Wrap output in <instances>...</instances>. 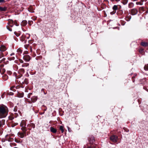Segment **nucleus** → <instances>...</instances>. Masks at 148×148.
<instances>
[{
	"instance_id": "f257e3e1",
	"label": "nucleus",
	"mask_w": 148,
	"mask_h": 148,
	"mask_svg": "<svg viewBox=\"0 0 148 148\" xmlns=\"http://www.w3.org/2000/svg\"><path fill=\"white\" fill-rule=\"evenodd\" d=\"M8 112L7 107L3 106H0V118L6 117L8 114Z\"/></svg>"
},
{
	"instance_id": "f03ea898",
	"label": "nucleus",
	"mask_w": 148,
	"mask_h": 148,
	"mask_svg": "<svg viewBox=\"0 0 148 148\" xmlns=\"http://www.w3.org/2000/svg\"><path fill=\"white\" fill-rule=\"evenodd\" d=\"M8 24L9 25L8 26H7V28L10 31H12V29L11 28V27H12L14 25H15L16 26H17L18 25L16 22H14L12 20H10L8 21Z\"/></svg>"
},
{
	"instance_id": "7ed1b4c3",
	"label": "nucleus",
	"mask_w": 148,
	"mask_h": 148,
	"mask_svg": "<svg viewBox=\"0 0 148 148\" xmlns=\"http://www.w3.org/2000/svg\"><path fill=\"white\" fill-rule=\"evenodd\" d=\"M110 139L113 142L116 143L117 141L118 137L116 135H112L110 137Z\"/></svg>"
},
{
	"instance_id": "20e7f679",
	"label": "nucleus",
	"mask_w": 148,
	"mask_h": 148,
	"mask_svg": "<svg viewBox=\"0 0 148 148\" xmlns=\"http://www.w3.org/2000/svg\"><path fill=\"white\" fill-rule=\"evenodd\" d=\"M88 140V141L89 142L90 144H92L95 141L94 137L92 135L89 136Z\"/></svg>"
},
{
	"instance_id": "39448f33",
	"label": "nucleus",
	"mask_w": 148,
	"mask_h": 148,
	"mask_svg": "<svg viewBox=\"0 0 148 148\" xmlns=\"http://www.w3.org/2000/svg\"><path fill=\"white\" fill-rule=\"evenodd\" d=\"M26 134V133H24L23 132H19L18 133V136L21 138H23Z\"/></svg>"
},
{
	"instance_id": "423d86ee",
	"label": "nucleus",
	"mask_w": 148,
	"mask_h": 148,
	"mask_svg": "<svg viewBox=\"0 0 148 148\" xmlns=\"http://www.w3.org/2000/svg\"><path fill=\"white\" fill-rule=\"evenodd\" d=\"M23 59L25 62H28L30 59V57L28 55L24 56L23 57Z\"/></svg>"
},
{
	"instance_id": "0eeeda50",
	"label": "nucleus",
	"mask_w": 148,
	"mask_h": 148,
	"mask_svg": "<svg viewBox=\"0 0 148 148\" xmlns=\"http://www.w3.org/2000/svg\"><path fill=\"white\" fill-rule=\"evenodd\" d=\"M26 125L25 121L23 120L20 124V126L22 127H26Z\"/></svg>"
},
{
	"instance_id": "6e6552de",
	"label": "nucleus",
	"mask_w": 148,
	"mask_h": 148,
	"mask_svg": "<svg viewBox=\"0 0 148 148\" xmlns=\"http://www.w3.org/2000/svg\"><path fill=\"white\" fill-rule=\"evenodd\" d=\"M5 121L4 119L0 120V127L1 128L5 124Z\"/></svg>"
},
{
	"instance_id": "1a4fd4ad",
	"label": "nucleus",
	"mask_w": 148,
	"mask_h": 148,
	"mask_svg": "<svg viewBox=\"0 0 148 148\" xmlns=\"http://www.w3.org/2000/svg\"><path fill=\"white\" fill-rule=\"evenodd\" d=\"M37 97L36 96H34L32 97L31 98V100L32 102L34 103L35 102L37 99Z\"/></svg>"
},
{
	"instance_id": "9d476101",
	"label": "nucleus",
	"mask_w": 148,
	"mask_h": 148,
	"mask_svg": "<svg viewBox=\"0 0 148 148\" xmlns=\"http://www.w3.org/2000/svg\"><path fill=\"white\" fill-rule=\"evenodd\" d=\"M6 50V48L4 45H2L0 47V51L3 52Z\"/></svg>"
},
{
	"instance_id": "9b49d317",
	"label": "nucleus",
	"mask_w": 148,
	"mask_h": 148,
	"mask_svg": "<svg viewBox=\"0 0 148 148\" xmlns=\"http://www.w3.org/2000/svg\"><path fill=\"white\" fill-rule=\"evenodd\" d=\"M24 93L23 92H18L17 93V97L19 98H22L23 97Z\"/></svg>"
},
{
	"instance_id": "f8f14e48",
	"label": "nucleus",
	"mask_w": 148,
	"mask_h": 148,
	"mask_svg": "<svg viewBox=\"0 0 148 148\" xmlns=\"http://www.w3.org/2000/svg\"><path fill=\"white\" fill-rule=\"evenodd\" d=\"M137 10L136 9H133L131 10V14L133 15L136 14L137 13Z\"/></svg>"
},
{
	"instance_id": "ddd939ff",
	"label": "nucleus",
	"mask_w": 148,
	"mask_h": 148,
	"mask_svg": "<svg viewBox=\"0 0 148 148\" xmlns=\"http://www.w3.org/2000/svg\"><path fill=\"white\" fill-rule=\"evenodd\" d=\"M50 131L51 132L54 133H56L57 132V130L56 129L53 127H51L50 128Z\"/></svg>"
},
{
	"instance_id": "4468645a",
	"label": "nucleus",
	"mask_w": 148,
	"mask_h": 148,
	"mask_svg": "<svg viewBox=\"0 0 148 148\" xmlns=\"http://www.w3.org/2000/svg\"><path fill=\"white\" fill-rule=\"evenodd\" d=\"M34 8L30 6L28 9V11L30 12L33 13L34 11Z\"/></svg>"
},
{
	"instance_id": "2eb2a0df",
	"label": "nucleus",
	"mask_w": 148,
	"mask_h": 148,
	"mask_svg": "<svg viewBox=\"0 0 148 148\" xmlns=\"http://www.w3.org/2000/svg\"><path fill=\"white\" fill-rule=\"evenodd\" d=\"M4 65H0V72L1 73H4L5 71V70L4 69H1L3 67Z\"/></svg>"
},
{
	"instance_id": "dca6fc26",
	"label": "nucleus",
	"mask_w": 148,
	"mask_h": 148,
	"mask_svg": "<svg viewBox=\"0 0 148 148\" xmlns=\"http://www.w3.org/2000/svg\"><path fill=\"white\" fill-rule=\"evenodd\" d=\"M7 10V8L6 7H1L0 6V11L3 12Z\"/></svg>"
},
{
	"instance_id": "f3484780",
	"label": "nucleus",
	"mask_w": 148,
	"mask_h": 148,
	"mask_svg": "<svg viewBox=\"0 0 148 148\" xmlns=\"http://www.w3.org/2000/svg\"><path fill=\"white\" fill-rule=\"evenodd\" d=\"M2 78L4 81H6L8 79V76L6 75H4L2 76Z\"/></svg>"
},
{
	"instance_id": "a211bd4d",
	"label": "nucleus",
	"mask_w": 148,
	"mask_h": 148,
	"mask_svg": "<svg viewBox=\"0 0 148 148\" xmlns=\"http://www.w3.org/2000/svg\"><path fill=\"white\" fill-rule=\"evenodd\" d=\"M27 24V21L25 20H24L22 21L21 23V25L23 26H25Z\"/></svg>"
},
{
	"instance_id": "6ab92c4d",
	"label": "nucleus",
	"mask_w": 148,
	"mask_h": 148,
	"mask_svg": "<svg viewBox=\"0 0 148 148\" xmlns=\"http://www.w3.org/2000/svg\"><path fill=\"white\" fill-rule=\"evenodd\" d=\"M21 130H22L23 131V132H24V133H26V132L27 130L26 129V127H22L21 128Z\"/></svg>"
},
{
	"instance_id": "aec40b11",
	"label": "nucleus",
	"mask_w": 148,
	"mask_h": 148,
	"mask_svg": "<svg viewBox=\"0 0 148 148\" xmlns=\"http://www.w3.org/2000/svg\"><path fill=\"white\" fill-rule=\"evenodd\" d=\"M27 127H32L33 128H34L35 127V125L33 123H31L29 124H28L27 125Z\"/></svg>"
},
{
	"instance_id": "412c9836",
	"label": "nucleus",
	"mask_w": 148,
	"mask_h": 148,
	"mask_svg": "<svg viewBox=\"0 0 148 148\" xmlns=\"http://www.w3.org/2000/svg\"><path fill=\"white\" fill-rule=\"evenodd\" d=\"M141 45L144 47H146L148 45V43L146 42H142L141 43Z\"/></svg>"
},
{
	"instance_id": "4be33fe9",
	"label": "nucleus",
	"mask_w": 148,
	"mask_h": 148,
	"mask_svg": "<svg viewBox=\"0 0 148 148\" xmlns=\"http://www.w3.org/2000/svg\"><path fill=\"white\" fill-rule=\"evenodd\" d=\"M18 72H20L21 74L25 72L23 68L20 69L18 71Z\"/></svg>"
},
{
	"instance_id": "5701e85b",
	"label": "nucleus",
	"mask_w": 148,
	"mask_h": 148,
	"mask_svg": "<svg viewBox=\"0 0 148 148\" xmlns=\"http://www.w3.org/2000/svg\"><path fill=\"white\" fill-rule=\"evenodd\" d=\"M112 9L114 11L118 9V6L116 5H114L112 7Z\"/></svg>"
},
{
	"instance_id": "b1692460",
	"label": "nucleus",
	"mask_w": 148,
	"mask_h": 148,
	"mask_svg": "<svg viewBox=\"0 0 148 148\" xmlns=\"http://www.w3.org/2000/svg\"><path fill=\"white\" fill-rule=\"evenodd\" d=\"M28 83V80L27 79H25L24 81L22 82L23 84H27Z\"/></svg>"
},
{
	"instance_id": "393cba45",
	"label": "nucleus",
	"mask_w": 148,
	"mask_h": 148,
	"mask_svg": "<svg viewBox=\"0 0 148 148\" xmlns=\"http://www.w3.org/2000/svg\"><path fill=\"white\" fill-rule=\"evenodd\" d=\"M60 130L61 131L62 133H63L64 132L63 127L62 126H60L59 127Z\"/></svg>"
},
{
	"instance_id": "a878e982",
	"label": "nucleus",
	"mask_w": 148,
	"mask_h": 148,
	"mask_svg": "<svg viewBox=\"0 0 148 148\" xmlns=\"http://www.w3.org/2000/svg\"><path fill=\"white\" fill-rule=\"evenodd\" d=\"M14 33L17 37L19 36L20 34V32H16L15 31L14 32Z\"/></svg>"
},
{
	"instance_id": "bb28decb",
	"label": "nucleus",
	"mask_w": 148,
	"mask_h": 148,
	"mask_svg": "<svg viewBox=\"0 0 148 148\" xmlns=\"http://www.w3.org/2000/svg\"><path fill=\"white\" fill-rule=\"evenodd\" d=\"M17 52L19 53H21L22 52V51L21 49L19 48L17 49Z\"/></svg>"
},
{
	"instance_id": "cd10ccee",
	"label": "nucleus",
	"mask_w": 148,
	"mask_h": 148,
	"mask_svg": "<svg viewBox=\"0 0 148 148\" xmlns=\"http://www.w3.org/2000/svg\"><path fill=\"white\" fill-rule=\"evenodd\" d=\"M128 0H123V3L124 5H126L128 2Z\"/></svg>"
},
{
	"instance_id": "c85d7f7f",
	"label": "nucleus",
	"mask_w": 148,
	"mask_h": 148,
	"mask_svg": "<svg viewBox=\"0 0 148 148\" xmlns=\"http://www.w3.org/2000/svg\"><path fill=\"white\" fill-rule=\"evenodd\" d=\"M87 148H97L96 146L92 145L88 146Z\"/></svg>"
},
{
	"instance_id": "c756f323",
	"label": "nucleus",
	"mask_w": 148,
	"mask_h": 148,
	"mask_svg": "<svg viewBox=\"0 0 148 148\" xmlns=\"http://www.w3.org/2000/svg\"><path fill=\"white\" fill-rule=\"evenodd\" d=\"M144 69L146 71H148V65H145Z\"/></svg>"
},
{
	"instance_id": "7c9ffc66",
	"label": "nucleus",
	"mask_w": 148,
	"mask_h": 148,
	"mask_svg": "<svg viewBox=\"0 0 148 148\" xmlns=\"http://www.w3.org/2000/svg\"><path fill=\"white\" fill-rule=\"evenodd\" d=\"M13 68L14 70H17L18 69V67L17 65H14V66H13Z\"/></svg>"
},
{
	"instance_id": "2f4dec72",
	"label": "nucleus",
	"mask_w": 148,
	"mask_h": 148,
	"mask_svg": "<svg viewBox=\"0 0 148 148\" xmlns=\"http://www.w3.org/2000/svg\"><path fill=\"white\" fill-rule=\"evenodd\" d=\"M32 93H30L28 94L27 95V97L29 98H30L31 96L32 95Z\"/></svg>"
},
{
	"instance_id": "473e14b6",
	"label": "nucleus",
	"mask_w": 148,
	"mask_h": 148,
	"mask_svg": "<svg viewBox=\"0 0 148 148\" xmlns=\"http://www.w3.org/2000/svg\"><path fill=\"white\" fill-rule=\"evenodd\" d=\"M123 130H124L126 132H128L129 131V130L126 128H123Z\"/></svg>"
},
{
	"instance_id": "72a5a7b5",
	"label": "nucleus",
	"mask_w": 148,
	"mask_h": 148,
	"mask_svg": "<svg viewBox=\"0 0 148 148\" xmlns=\"http://www.w3.org/2000/svg\"><path fill=\"white\" fill-rule=\"evenodd\" d=\"M3 54L2 52H0V58L3 56Z\"/></svg>"
},
{
	"instance_id": "f704fd0d",
	"label": "nucleus",
	"mask_w": 148,
	"mask_h": 148,
	"mask_svg": "<svg viewBox=\"0 0 148 148\" xmlns=\"http://www.w3.org/2000/svg\"><path fill=\"white\" fill-rule=\"evenodd\" d=\"M37 17H33L32 18V19L34 21H35L36 20Z\"/></svg>"
},
{
	"instance_id": "c9c22d12",
	"label": "nucleus",
	"mask_w": 148,
	"mask_h": 148,
	"mask_svg": "<svg viewBox=\"0 0 148 148\" xmlns=\"http://www.w3.org/2000/svg\"><path fill=\"white\" fill-rule=\"evenodd\" d=\"M5 94V92L3 93L1 95V97L2 98H3L4 97V94Z\"/></svg>"
},
{
	"instance_id": "e433bc0d",
	"label": "nucleus",
	"mask_w": 148,
	"mask_h": 148,
	"mask_svg": "<svg viewBox=\"0 0 148 148\" xmlns=\"http://www.w3.org/2000/svg\"><path fill=\"white\" fill-rule=\"evenodd\" d=\"M19 61L21 63H22L23 62V61L22 60H21V59L19 60Z\"/></svg>"
},
{
	"instance_id": "4c0bfd02",
	"label": "nucleus",
	"mask_w": 148,
	"mask_h": 148,
	"mask_svg": "<svg viewBox=\"0 0 148 148\" xmlns=\"http://www.w3.org/2000/svg\"><path fill=\"white\" fill-rule=\"evenodd\" d=\"M31 22H32V21H29L28 24H29V25H31Z\"/></svg>"
},
{
	"instance_id": "58836bf2",
	"label": "nucleus",
	"mask_w": 148,
	"mask_h": 148,
	"mask_svg": "<svg viewBox=\"0 0 148 148\" xmlns=\"http://www.w3.org/2000/svg\"><path fill=\"white\" fill-rule=\"evenodd\" d=\"M111 1H120V0H111Z\"/></svg>"
},
{
	"instance_id": "ea45409f",
	"label": "nucleus",
	"mask_w": 148,
	"mask_h": 148,
	"mask_svg": "<svg viewBox=\"0 0 148 148\" xmlns=\"http://www.w3.org/2000/svg\"><path fill=\"white\" fill-rule=\"evenodd\" d=\"M135 76H133L132 77V81H133V82H134V77Z\"/></svg>"
},
{
	"instance_id": "a19ab883",
	"label": "nucleus",
	"mask_w": 148,
	"mask_h": 148,
	"mask_svg": "<svg viewBox=\"0 0 148 148\" xmlns=\"http://www.w3.org/2000/svg\"><path fill=\"white\" fill-rule=\"evenodd\" d=\"M126 20L127 21H129L130 20V18H129V17H127L126 18Z\"/></svg>"
},
{
	"instance_id": "79ce46f5",
	"label": "nucleus",
	"mask_w": 148,
	"mask_h": 148,
	"mask_svg": "<svg viewBox=\"0 0 148 148\" xmlns=\"http://www.w3.org/2000/svg\"><path fill=\"white\" fill-rule=\"evenodd\" d=\"M14 55V53H11L10 55V56H12L13 55Z\"/></svg>"
},
{
	"instance_id": "37998d69",
	"label": "nucleus",
	"mask_w": 148,
	"mask_h": 148,
	"mask_svg": "<svg viewBox=\"0 0 148 148\" xmlns=\"http://www.w3.org/2000/svg\"><path fill=\"white\" fill-rule=\"evenodd\" d=\"M4 0H0V3L4 2Z\"/></svg>"
},
{
	"instance_id": "c03bdc74",
	"label": "nucleus",
	"mask_w": 148,
	"mask_h": 148,
	"mask_svg": "<svg viewBox=\"0 0 148 148\" xmlns=\"http://www.w3.org/2000/svg\"><path fill=\"white\" fill-rule=\"evenodd\" d=\"M27 35L28 36V37H27V38L28 39L29 37V35L28 34H27Z\"/></svg>"
},
{
	"instance_id": "a18cd8bd",
	"label": "nucleus",
	"mask_w": 148,
	"mask_h": 148,
	"mask_svg": "<svg viewBox=\"0 0 148 148\" xmlns=\"http://www.w3.org/2000/svg\"><path fill=\"white\" fill-rule=\"evenodd\" d=\"M14 87V86H13L12 87L10 88V89L12 90V89Z\"/></svg>"
},
{
	"instance_id": "49530a36",
	"label": "nucleus",
	"mask_w": 148,
	"mask_h": 148,
	"mask_svg": "<svg viewBox=\"0 0 148 148\" xmlns=\"http://www.w3.org/2000/svg\"><path fill=\"white\" fill-rule=\"evenodd\" d=\"M115 12H116V11H114V13H113V12H111V14H113L115 13Z\"/></svg>"
},
{
	"instance_id": "de8ad7c7",
	"label": "nucleus",
	"mask_w": 148,
	"mask_h": 148,
	"mask_svg": "<svg viewBox=\"0 0 148 148\" xmlns=\"http://www.w3.org/2000/svg\"><path fill=\"white\" fill-rule=\"evenodd\" d=\"M12 58V60H14V58H14V57H13Z\"/></svg>"
},
{
	"instance_id": "09e8293b",
	"label": "nucleus",
	"mask_w": 148,
	"mask_h": 148,
	"mask_svg": "<svg viewBox=\"0 0 148 148\" xmlns=\"http://www.w3.org/2000/svg\"><path fill=\"white\" fill-rule=\"evenodd\" d=\"M47 108H46L45 109H44V111H46L47 110Z\"/></svg>"
},
{
	"instance_id": "8fccbe9b",
	"label": "nucleus",
	"mask_w": 148,
	"mask_h": 148,
	"mask_svg": "<svg viewBox=\"0 0 148 148\" xmlns=\"http://www.w3.org/2000/svg\"><path fill=\"white\" fill-rule=\"evenodd\" d=\"M44 93L45 95H46V93H45L44 91L43 92Z\"/></svg>"
},
{
	"instance_id": "3c124183",
	"label": "nucleus",
	"mask_w": 148,
	"mask_h": 148,
	"mask_svg": "<svg viewBox=\"0 0 148 148\" xmlns=\"http://www.w3.org/2000/svg\"><path fill=\"white\" fill-rule=\"evenodd\" d=\"M14 111H15V112L16 111V110H15V108L14 109Z\"/></svg>"
},
{
	"instance_id": "603ef678",
	"label": "nucleus",
	"mask_w": 148,
	"mask_h": 148,
	"mask_svg": "<svg viewBox=\"0 0 148 148\" xmlns=\"http://www.w3.org/2000/svg\"><path fill=\"white\" fill-rule=\"evenodd\" d=\"M28 129L29 130H31V129L30 128H28Z\"/></svg>"
},
{
	"instance_id": "864d4df0",
	"label": "nucleus",
	"mask_w": 148,
	"mask_h": 148,
	"mask_svg": "<svg viewBox=\"0 0 148 148\" xmlns=\"http://www.w3.org/2000/svg\"><path fill=\"white\" fill-rule=\"evenodd\" d=\"M43 90H44V89H42L41 90V91H43Z\"/></svg>"
},
{
	"instance_id": "5fc2aeb1",
	"label": "nucleus",
	"mask_w": 148,
	"mask_h": 148,
	"mask_svg": "<svg viewBox=\"0 0 148 148\" xmlns=\"http://www.w3.org/2000/svg\"><path fill=\"white\" fill-rule=\"evenodd\" d=\"M3 61H0V63H1Z\"/></svg>"
},
{
	"instance_id": "6e6d98bb",
	"label": "nucleus",
	"mask_w": 148,
	"mask_h": 148,
	"mask_svg": "<svg viewBox=\"0 0 148 148\" xmlns=\"http://www.w3.org/2000/svg\"><path fill=\"white\" fill-rule=\"evenodd\" d=\"M44 113V112H43V113H42L41 114H43Z\"/></svg>"
},
{
	"instance_id": "4d7b16f0",
	"label": "nucleus",
	"mask_w": 148,
	"mask_h": 148,
	"mask_svg": "<svg viewBox=\"0 0 148 148\" xmlns=\"http://www.w3.org/2000/svg\"><path fill=\"white\" fill-rule=\"evenodd\" d=\"M128 6H130V3L128 4Z\"/></svg>"
},
{
	"instance_id": "13d9d810",
	"label": "nucleus",
	"mask_w": 148,
	"mask_h": 148,
	"mask_svg": "<svg viewBox=\"0 0 148 148\" xmlns=\"http://www.w3.org/2000/svg\"><path fill=\"white\" fill-rule=\"evenodd\" d=\"M143 51V50H141V51Z\"/></svg>"
},
{
	"instance_id": "bf43d9fd",
	"label": "nucleus",
	"mask_w": 148,
	"mask_h": 148,
	"mask_svg": "<svg viewBox=\"0 0 148 148\" xmlns=\"http://www.w3.org/2000/svg\"><path fill=\"white\" fill-rule=\"evenodd\" d=\"M143 51V50H141V51Z\"/></svg>"
}]
</instances>
